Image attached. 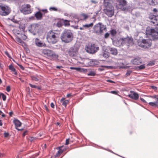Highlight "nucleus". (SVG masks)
<instances>
[{
	"instance_id": "f257e3e1",
	"label": "nucleus",
	"mask_w": 158,
	"mask_h": 158,
	"mask_svg": "<svg viewBox=\"0 0 158 158\" xmlns=\"http://www.w3.org/2000/svg\"><path fill=\"white\" fill-rule=\"evenodd\" d=\"M73 38V34L70 31L68 30L64 31L62 33L60 37L62 41L65 43L71 42Z\"/></svg>"
},
{
	"instance_id": "f03ea898",
	"label": "nucleus",
	"mask_w": 158,
	"mask_h": 158,
	"mask_svg": "<svg viewBox=\"0 0 158 158\" xmlns=\"http://www.w3.org/2000/svg\"><path fill=\"white\" fill-rule=\"evenodd\" d=\"M59 35L53 31H49L47 34V39L49 43L55 44L58 40Z\"/></svg>"
},
{
	"instance_id": "7ed1b4c3",
	"label": "nucleus",
	"mask_w": 158,
	"mask_h": 158,
	"mask_svg": "<svg viewBox=\"0 0 158 158\" xmlns=\"http://www.w3.org/2000/svg\"><path fill=\"white\" fill-rule=\"evenodd\" d=\"M121 45H126L129 47L134 44L133 38L131 37L127 36L126 38H120L118 41Z\"/></svg>"
},
{
	"instance_id": "20e7f679",
	"label": "nucleus",
	"mask_w": 158,
	"mask_h": 158,
	"mask_svg": "<svg viewBox=\"0 0 158 158\" xmlns=\"http://www.w3.org/2000/svg\"><path fill=\"white\" fill-rule=\"evenodd\" d=\"M42 53L44 56L49 57L53 60L57 59L58 56L55 52L49 49L42 50Z\"/></svg>"
},
{
	"instance_id": "39448f33",
	"label": "nucleus",
	"mask_w": 158,
	"mask_h": 158,
	"mask_svg": "<svg viewBox=\"0 0 158 158\" xmlns=\"http://www.w3.org/2000/svg\"><path fill=\"white\" fill-rule=\"evenodd\" d=\"M11 12L10 7L5 4L0 5V15L6 16L9 15Z\"/></svg>"
},
{
	"instance_id": "423d86ee",
	"label": "nucleus",
	"mask_w": 158,
	"mask_h": 158,
	"mask_svg": "<svg viewBox=\"0 0 158 158\" xmlns=\"http://www.w3.org/2000/svg\"><path fill=\"white\" fill-rule=\"evenodd\" d=\"M28 31L34 35H39L40 25L38 23L31 24L28 27Z\"/></svg>"
},
{
	"instance_id": "0eeeda50",
	"label": "nucleus",
	"mask_w": 158,
	"mask_h": 158,
	"mask_svg": "<svg viewBox=\"0 0 158 158\" xmlns=\"http://www.w3.org/2000/svg\"><path fill=\"white\" fill-rule=\"evenodd\" d=\"M138 45L142 48H148L152 45V40L150 39H143L138 42Z\"/></svg>"
},
{
	"instance_id": "6e6552de",
	"label": "nucleus",
	"mask_w": 158,
	"mask_h": 158,
	"mask_svg": "<svg viewBox=\"0 0 158 158\" xmlns=\"http://www.w3.org/2000/svg\"><path fill=\"white\" fill-rule=\"evenodd\" d=\"M147 33L151 36L153 40L158 39V28L151 29L147 31Z\"/></svg>"
},
{
	"instance_id": "1a4fd4ad",
	"label": "nucleus",
	"mask_w": 158,
	"mask_h": 158,
	"mask_svg": "<svg viewBox=\"0 0 158 158\" xmlns=\"http://www.w3.org/2000/svg\"><path fill=\"white\" fill-rule=\"evenodd\" d=\"M99 49L98 47H97L95 44H89L86 48V52L91 54L95 53Z\"/></svg>"
},
{
	"instance_id": "9d476101",
	"label": "nucleus",
	"mask_w": 158,
	"mask_h": 158,
	"mask_svg": "<svg viewBox=\"0 0 158 158\" xmlns=\"http://www.w3.org/2000/svg\"><path fill=\"white\" fill-rule=\"evenodd\" d=\"M20 12L24 15H27L31 13L32 10L31 6L28 4L22 5L20 9Z\"/></svg>"
},
{
	"instance_id": "9b49d317",
	"label": "nucleus",
	"mask_w": 158,
	"mask_h": 158,
	"mask_svg": "<svg viewBox=\"0 0 158 158\" xmlns=\"http://www.w3.org/2000/svg\"><path fill=\"white\" fill-rule=\"evenodd\" d=\"M116 7L123 10H125L127 9V2L126 0H117Z\"/></svg>"
},
{
	"instance_id": "f8f14e48",
	"label": "nucleus",
	"mask_w": 158,
	"mask_h": 158,
	"mask_svg": "<svg viewBox=\"0 0 158 158\" xmlns=\"http://www.w3.org/2000/svg\"><path fill=\"white\" fill-rule=\"evenodd\" d=\"M104 11L108 17H111L114 15V7L112 5L108 6L105 9H104Z\"/></svg>"
},
{
	"instance_id": "ddd939ff",
	"label": "nucleus",
	"mask_w": 158,
	"mask_h": 158,
	"mask_svg": "<svg viewBox=\"0 0 158 158\" xmlns=\"http://www.w3.org/2000/svg\"><path fill=\"white\" fill-rule=\"evenodd\" d=\"M106 29V27L104 25H97L94 26V32L97 34H102L103 31Z\"/></svg>"
},
{
	"instance_id": "4468645a",
	"label": "nucleus",
	"mask_w": 158,
	"mask_h": 158,
	"mask_svg": "<svg viewBox=\"0 0 158 158\" xmlns=\"http://www.w3.org/2000/svg\"><path fill=\"white\" fill-rule=\"evenodd\" d=\"M151 21L155 26H158V15L151 14L149 15Z\"/></svg>"
},
{
	"instance_id": "2eb2a0df",
	"label": "nucleus",
	"mask_w": 158,
	"mask_h": 158,
	"mask_svg": "<svg viewBox=\"0 0 158 158\" xmlns=\"http://www.w3.org/2000/svg\"><path fill=\"white\" fill-rule=\"evenodd\" d=\"M68 54L71 57L76 56L78 52V49L75 47L70 48L68 51Z\"/></svg>"
},
{
	"instance_id": "dca6fc26",
	"label": "nucleus",
	"mask_w": 158,
	"mask_h": 158,
	"mask_svg": "<svg viewBox=\"0 0 158 158\" xmlns=\"http://www.w3.org/2000/svg\"><path fill=\"white\" fill-rule=\"evenodd\" d=\"M128 97L131 98L135 100H137L139 98V94L136 92L132 91H130V94L128 95Z\"/></svg>"
},
{
	"instance_id": "f3484780",
	"label": "nucleus",
	"mask_w": 158,
	"mask_h": 158,
	"mask_svg": "<svg viewBox=\"0 0 158 158\" xmlns=\"http://www.w3.org/2000/svg\"><path fill=\"white\" fill-rule=\"evenodd\" d=\"M142 60L140 58H136L131 60V63L133 64L138 65L140 64L142 62Z\"/></svg>"
},
{
	"instance_id": "a211bd4d",
	"label": "nucleus",
	"mask_w": 158,
	"mask_h": 158,
	"mask_svg": "<svg viewBox=\"0 0 158 158\" xmlns=\"http://www.w3.org/2000/svg\"><path fill=\"white\" fill-rule=\"evenodd\" d=\"M13 123L15 125V128L18 130H20L18 127H20L21 125V122L17 119H15L13 120Z\"/></svg>"
},
{
	"instance_id": "6ab92c4d",
	"label": "nucleus",
	"mask_w": 158,
	"mask_h": 158,
	"mask_svg": "<svg viewBox=\"0 0 158 158\" xmlns=\"http://www.w3.org/2000/svg\"><path fill=\"white\" fill-rule=\"evenodd\" d=\"M89 15L84 13H81L79 16V18L80 20H85L89 18Z\"/></svg>"
},
{
	"instance_id": "aec40b11",
	"label": "nucleus",
	"mask_w": 158,
	"mask_h": 158,
	"mask_svg": "<svg viewBox=\"0 0 158 158\" xmlns=\"http://www.w3.org/2000/svg\"><path fill=\"white\" fill-rule=\"evenodd\" d=\"M63 146H62L59 147H58L57 149L59 150V151L57 152L56 155V157H58L60 156V154L62 153L65 150V149H62V148L63 147Z\"/></svg>"
},
{
	"instance_id": "412c9836",
	"label": "nucleus",
	"mask_w": 158,
	"mask_h": 158,
	"mask_svg": "<svg viewBox=\"0 0 158 158\" xmlns=\"http://www.w3.org/2000/svg\"><path fill=\"white\" fill-rule=\"evenodd\" d=\"M65 98H62L60 101V102L62 103V105L66 107L67 105L69 102V101L68 100H65Z\"/></svg>"
},
{
	"instance_id": "4be33fe9",
	"label": "nucleus",
	"mask_w": 158,
	"mask_h": 158,
	"mask_svg": "<svg viewBox=\"0 0 158 158\" xmlns=\"http://www.w3.org/2000/svg\"><path fill=\"white\" fill-rule=\"evenodd\" d=\"M110 52L113 55H116L117 54V50L115 48H111L110 49Z\"/></svg>"
},
{
	"instance_id": "5701e85b",
	"label": "nucleus",
	"mask_w": 158,
	"mask_h": 158,
	"mask_svg": "<svg viewBox=\"0 0 158 158\" xmlns=\"http://www.w3.org/2000/svg\"><path fill=\"white\" fill-rule=\"evenodd\" d=\"M62 21L63 22L64 25L66 27H68L70 25L69 23L70 21L67 20H64V19H62Z\"/></svg>"
},
{
	"instance_id": "b1692460",
	"label": "nucleus",
	"mask_w": 158,
	"mask_h": 158,
	"mask_svg": "<svg viewBox=\"0 0 158 158\" xmlns=\"http://www.w3.org/2000/svg\"><path fill=\"white\" fill-rule=\"evenodd\" d=\"M9 69L10 70H11V71L14 72V74L15 75H17V73L16 72V69H15L14 68V67L13 66L10 64L9 66Z\"/></svg>"
},
{
	"instance_id": "393cba45",
	"label": "nucleus",
	"mask_w": 158,
	"mask_h": 158,
	"mask_svg": "<svg viewBox=\"0 0 158 158\" xmlns=\"http://www.w3.org/2000/svg\"><path fill=\"white\" fill-rule=\"evenodd\" d=\"M20 30L22 32H24L25 30V27L24 24H20L19 25V28Z\"/></svg>"
},
{
	"instance_id": "a878e982",
	"label": "nucleus",
	"mask_w": 158,
	"mask_h": 158,
	"mask_svg": "<svg viewBox=\"0 0 158 158\" xmlns=\"http://www.w3.org/2000/svg\"><path fill=\"white\" fill-rule=\"evenodd\" d=\"M35 18H36L37 20H40V10L34 14Z\"/></svg>"
},
{
	"instance_id": "bb28decb",
	"label": "nucleus",
	"mask_w": 158,
	"mask_h": 158,
	"mask_svg": "<svg viewBox=\"0 0 158 158\" xmlns=\"http://www.w3.org/2000/svg\"><path fill=\"white\" fill-rule=\"evenodd\" d=\"M149 104L152 106L158 107V105L157 104V102H150L149 103Z\"/></svg>"
},
{
	"instance_id": "cd10ccee",
	"label": "nucleus",
	"mask_w": 158,
	"mask_h": 158,
	"mask_svg": "<svg viewBox=\"0 0 158 158\" xmlns=\"http://www.w3.org/2000/svg\"><path fill=\"white\" fill-rule=\"evenodd\" d=\"M31 77L32 80L33 81H38L39 80V77L38 76H31Z\"/></svg>"
},
{
	"instance_id": "c85d7f7f",
	"label": "nucleus",
	"mask_w": 158,
	"mask_h": 158,
	"mask_svg": "<svg viewBox=\"0 0 158 158\" xmlns=\"http://www.w3.org/2000/svg\"><path fill=\"white\" fill-rule=\"evenodd\" d=\"M93 25V23H91L89 24H87L83 25V27L85 28H89L90 27H92Z\"/></svg>"
},
{
	"instance_id": "c756f323",
	"label": "nucleus",
	"mask_w": 158,
	"mask_h": 158,
	"mask_svg": "<svg viewBox=\"0 0 158 158\" xmlns=\"http://www.w3.org/2000/svg\"><path fill=\"white\" fill-rule=\"evenodd\" d=\"M14 32L17 34V35H19V34H22L21 33L22 32H23L22 31H21L19 29H15L14 30Z\"/></svg>"
},
{
	"instance_id": "7c9ffc66",
	"label": "nucleus",
	"mask_w": 158,
	"mask_h": 158,
	"mask_svg": "<svg viewBox=\"0 0 158 158\" xmlns=\"http://www.w3.org/2000/svg\"><path fill=\"white\" fill-rule=\"evenodd\" d=\"M157 3V2L156 0H152L150 4L152 6H154Z\"/></svg>"
},
{
	"instance_id": "2f4dec72",
	"label": "nucleus",
	"mask_w": 158,
	"mask_h": 158,
	"mask_svg": "<svg viewBox=\"0 0 158 158\" xmlns=\"http://www.w3.org/2000/svg\"><path fill=\"white\" fill-rule=\"evenodd\" d=\"M35 45L38 47H40V40L38 38H36L35 40Z\"/></svg>"
},
{
	"instance_id": "473e14b6",
	"label": "nucleus",
	"mask_w": 158,
	"mask_h": 158,
	"mask_svg": "<svg viewBox=\"0 0 158 158\" xmlns=\"http://www.w3.org/2000/svg\"><path fill=\"white\" fill-rule=\"evenodd\" d=\"M116 33L115 30L112 29L110 31V34L113 36H114L116 34Z\"/></svg>"
},
{
	"instance_id": "72a5a7b5",
	"label": "nucleus",
	"mask_w": 158,
	"mask_h": 158,
	"mask_svg": "<svg viewBox=\"0 0 158 158\" xmlns=\"http://www.w3.org/2000/svg\"><path fill=\"white\" fill-rule=\"evenodd\" d=\"M87 75L88 76H94L96 75V73L94 72L91 71L88 73Z\"/></svg>"
},
{
	"instance_id": "f704fd0d",
	"label": "nucleus",
	"mask_w": 158,
	"mask_h": 158,
	"mask_svg": "<svg viewBox=\"0 0 158 158\" xmlns=\"http://www.w3.org/2000/svg\"><path fill=\"white\" fill-rule=\"evenodd\" d=\"M30 86L32 88H37L38 89H40V87H37L35 85H32L31 84H29Z\"/></svg>"
},
{
	"instance_id": "c9c22d12",
	"label": "nucleus",
	"mask_w": 158,
	"mask_h": 158,
	"mask_svg": "<svg viewBox=\"0 0 158 158\" xmlns=\"http://www.w3.org/2000/svg\"><path fill=\"white\" fill-rule=\"evenodd\" d=\"M145 68V66L144 64L138 66V68L139 70L144 69Z\"/></svg>"
},
{
	"instance_id": "e433bc0d",
	"label": "nucleus",
	"mask_w": 158,
	"mask_h": 158,
	"mask_svg": "<svg viewBox=\"0 0 158 158\" xmlns=\"http://www.w3.org/2000/svg\"><path fill=\"white\" fill-rule=\"evenodd\" d=\"M49 10L50 11H57V9L55 7H50L49 8Z\"/></svg>"
},
{
	"instance_id": "4c0bfd02",
	"label": "nucleus",
	"mask_w": 158,
	"mask_h": 158,
	"mask_svg": "<svg viewBox=\"0 0 158 158\" xmlns=\"http://www.w3.org/2000/svg\"><path fill=\"white\" fill-rule=\"evenodd\" d=\"M131 73H132L131 71L129 70H127V73L126 74V76L128 77V76H129Z\"/></svg>"
},
{
	"instance_id": "58836bf2",
	"label": "nucleus",
	"mask_w": 158,
	"mask_h": 158,
	"mask_svg": "<svg viewBox=\"0 0 158 158\" xmlns=\"http://www.w3.org/2000/svg\"><path fill=\"white\" fill-rule=\"evenodd\" d=\"M155 64V63L153 61H150L149 63L147 64V66H152L154 65Z\"/></svg>"
},
{
	"instance_id": "ea45409f",
	"label": "nucleus",
	"mask_w": 158,
	"mask_h": 158,
	"mask_svg": "<svg viewBox=\"0 0 158 158\" xmlns=\"http://www.w3.org/2000/svg\"><path fill=\"white\" fill-rule=\"evenodd\" d=\"M56 25L58 27H61L62 26L63 24L61 22H59L57 23Z\"/></svg>"
},
{
	"instance_id": "a19ab883",
	"label": "nucleus",
	"mask_w": 158,
	"mask_h": 158,
	"mask_svg": "<svg viewBox=\"0 0 158 158\" xmlns=\"http://www.w3.org/2000/svg\"><path fill=\"white\" fill-rule=\"evenodd\" d=\"M1 95L3 100L4 101H5L6 99V96L4 94L2 93H1Z\"/></svg>"
},
{
	"instance_id": "79ce46f5",
	"label": "nucleus",
	"mask_w": 158,
	"mask_h": 158,
	"mask_svg": "<svg viewBox=\"0 0 158 158\" xmlns=\"http://www.w3.org/2000/svg\"><path fill=\"white\" fill-rule=\"evenodd\" d=\"M16 40L18 42L20 43L21 44L22 43H23V41L20 38H17Z\"/></svg>"
},
{
	"instance_id": "37998d69",
	"label": "nucleus",
	"mask_w": 158,
	"mask_h": 158,
	"mask_svg": "<svg viewBox=\"0 0 158 158\" xmlns=\"http://www.w3.org/2000/svg\"><path fill=\"white\" fill-rule=\"evenodd\" d=\"M16 64L22 70H24V67L21 65L18 64V63H16Z\"/></svg>"
},
{
	"instance_id": "c03bdc74",
	"label": "nucleus",
	"mask_w": 158,
	"mask_h": 158,
	"mask_svg": "<svg viewBox=\"0 0 158 158\" xmlns=\"http://www.w3.org/2000/svg\"><path fill=\"white\" fill-rule=\"evenodd\" d=\"M41 11L44 14L48 13V11L47 9H43L41 10H40V11Z\"/></svg>"
},
{
	"instance_id": "a18cd8bd",
	"label": "nucleus",
	"mask_w": 158,
	"mask_h": 158,
	"mask_svg": "<svg viewBox=\"0 0 158 158\" xmlns=\"http://www.w3.org/2000/svg\"><path fill=\"white\" fill-rule=\"evenodd\" d=\"M28 19L29 20H34L35 19V18L34 16H31L29 17Z\"/></svg>"
},
{
	"instance_id": "49530a36",
	"label": "nucleus",
	"mask_w": 158,
	"mask_h": 158,
	"mask_svg": "<svg viewBox=\"0 0 158 158\" xmlns=\"http://www.w3.org/2000/svg\"><path fill=\"white\" fill-rule=\"evenodd\" d=\"M118 92V91H112L110 92V93L115 94H117Z\"/></svg>"
},
{
	"instance_id": "de8ad7c7",
	"label": "nucleus",
	"mask_w": 158,
	"mask_h": 158,
	"mask_svg": "<svg viewBox=\"0 0 158 158\" xmlns=\"http://www.w3.org/2000/svg\"><path fill=\"white\" fill-rule=\"evenodd\" d=\"M10 90V86H8L6 88V90L7 92H9Z\"/></svg>"
},
{
	"instance_id": "09e8293b",
	"label": "nucleus",
	"mask_w": 158,
	"mask_h": 158,
	"mask_svg": "<svg viewBox=\"0 0 158 158\" xmlns=\"http://www.w3.org/2000/svg\"><path fill=\"white\" fill-rule=\"evenodd\" d=\"M69 139H67L66 140V142L65 144L66 145H68L69 144Z\"/></svg>"
},
{
	"instance_id": "8fccbe9b",
	"label": "nucleus",
	"mask_w": 158,
	"mask_h": 158,
	"mask_svg": "<svg viewBox=\"0 0 158 158\" xmlns=\"http://www.w3.org/2000/svg\"><path fill=\"white\" fill-rule=\"evenodd\" d=\"M5 54L9 58H10V54H9V53H8V52L7 51H5Z\"/></svg>"
},
{
	"instance_id": "3c124183",
	"label": "nucleus",
	"mask_w": 158,
	"mask_h": 158,
	"mask_svg": "<svg viewBox=\"0 0 158 158\" xmlns=\"http://www.w3.org/2000/svg\"><path fill=\"white\" fill-rule=\"evenodd\" d=\"M109 35H110V34L109 33H106L105 35V38H108L109 37Z\"/></svg>"
},
{
	"instance_id": "603ef678",
	"label": "nucleus",
	"mask_w": 158,
	"mask_h": 158,
	"mask_svg": "<svg viewBox=\"0 0 158 158\" xmlns=\"http://www.w3.org/2000/svg\"><path fill=\"white\" fill-rule=\"evenodd\" d=\"M103 56L106 58H107L109 57V55L108 54H107L105 53H104L103 55Z\"/></svg>"
},
{
	"instance_id": "864d4df0",
	"label": "nucleus",
	"mask_w": 158,
	"mask_h": 158,
	"mask_svg": "<svg viewBox=\"0 0 158 158\" xmlns=\"http://www.w3.org/2000/svg\"><path fill=\"white\" fill-rule=\"evenodd\" d=\"M4 136L5 137H7L9 135V134L8 133L5 132L4 134Z\"/></svg>"
},
{
	"instance_id": "5fc2aeb1",
	"label": "nucleus",
	"mask_w": 158,
	"mask_h": 158,
	"mask_svg": "<svg viewBox=\"0 0 158 158\" xmlns=\"http://www.w3.org/2000/svg\"><path fill=\"white\" fill-rule=\"evenodd\" d=\"M45 46L46 44L44 43H42L40 42V47Z\"/></svg>"
},
{
	"instance_id": "6e6d98bb",
	"label": "nucleus",
	"mask_w": 158,
	"mask_h": 158,
	"mask_svg": "<svg viewBox=\"0 0 158 158\" xmlns=\"http://www.w3.org/2000/svg\"><path fill=\"white\" fill-rule=\"evenodd\" d=\"M50 106H51V107L52 108H54L55 105H54V103L53 102H52L51 103Z\"/></svg>"
},
{
	"instance_id": "4d7b16f0",
	"label": "nucleus",
	"mask_w": 158,
	"mask_h": 158,
	"mask_svg": "<svg viewBox=\"0 0 158 158\" xmlns=\"http://www.w3.org/2000/svg\"><path fill=\"white\" fill-rule=\"evenodd\" d=\"M151 88L154 89V90H156L157 89V87L155 86H151Z\"/></svg>"
},
{
	"instance_id": "13d9d810",
	"label": "nucleus",
	"mask_w": 158,
	"mask_h": 158,
	"mask_svg": "<svg viewBox=\"0 0 158 158\" xmlns=\"http://www.w3.org/2000/svg\"><path fill=\"white\" fill-rule=\"evenodd\" d=\"M75 69L77 71H80L81 69V68H75Z\"/></svg>"
},
{
	"instance_id": "bf43d9fd",
	"label": "nucleus",
	"mask_w": 158,
	"mask_h": 158,
	"mask_svg": "<svg viewBox=\"0 0 158 158\" xmlns=\"http://www.w3.org/2000/svg\"><path fill=\"white\" fill-rule=\"evenodd\" d=\"M42 147L43 148L46 149V144H44V145H42Z\"/></svg>"
},
{
	"instance_id": "052dcab7",
	"label": "nucleus",
	"mask_w": 158,
	"mask_h": 158,
	"mask_svg": "<svg viewBox=\"0 0 158 158\" xmlns=\"http://www.w3.org/2000/svg\"><path fill=\"white\" fill-rule=\"evenodd\" d=\"M27 133V131H25L23 133V137H24L26 135Z\"/></svg>"
},
{
	"instance_id": "680f3d73",
	"label": "nucleus",
	"mask_w": 158,
	"mask_h": 158,
	"mask_svg": "<svg viewBox=\"0 0 158 158\" xmlns=\"http://www.w3.org/2000/svg\"><path fill=\"white\" fill-rule=\"evenodd\" d=\"M72 95V94H68L66 95L67 98H69L70 96H71Z\"/></svg>"
},
{
	"instance_id": "e2e57ef3",
	"label": "nucleus",
	"mask_w": 158,
	"mask_h": 158,
	"mask_svg": "<svg viewBox=\"0 0 158 158\" xmlns=\"http://www.w3.org/2000/svg\"><path fill=\"white\" fill-rule=\"evenodd\" d=\"M107 81L109 82H110V83H115V82L114 81H112L111 80H108Z\"/></svg>"
},
{
	"instance_id": "0e129e2a",
	"label": "nucleus",
	"mask_w": 158,
	"mask_h": 158,
	"mask_svg": "<svg viewBox=\"0 0 158 158\" xmlns=\"http://www.w3.org/2000/svg\"><path fill=\"white\" fill-rule=\"evenodd\" d=\"M140 99L143 102H146L145 100L143 98H140Z\"/></svg>"
},
{
	"instance_id": "69168bd1",
	"label": "nucleus",
	"mask_w": 158,
	"mask_h": 158,
	"mask_svg": "<svg viewBox=\"0 0 158 158\" xmlns=\"http://www.w3.org/2000/svg\"><path fill=\"white\" fill-rule=\"evenodd\" d=\"M22 35H23L24 36V37H23V40H25L27 38L26 36L25 35H23V34H22Z\"/></svg>"
},
{
	"instance_id": "338daca9",
	"label": "nucleus",
	"mask_w": 158,
	"mask_h": 158,
	"mask_svg": "<svg viewBox=\"0 0 158 158\" xmlns=\"http://www.w3.org/2000/svg\"><path fill=\"white\" fill-rule=\"evenodd\" d=\"M153 11L154 12H157V10L156 8H154L153 10Z\"/></svg>"
},
{
	"instance_id": "774afa93",
	"label": "nucleus",
	"mask_w": 158,
	"mask_h": 158,
	"mask_svg": "<svg viewBox=\"0 0 158 158\" xmlns=\"http://www.w3.org/2000/svg\"><path fill=\"white\" fill-rule=\"evenodd\" d=\"M13 112H9V115L10 116H11L12 114H13Z\"/></svg>"
}]
</instances>
